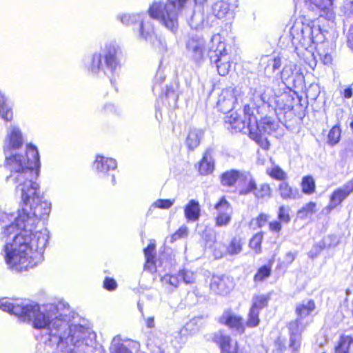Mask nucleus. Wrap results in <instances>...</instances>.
<instances>
[{"mask_svg": "<svg viewBox=\"0 0 353 353\" xmlns=\"http://www.w3.org/2000/svg\"><path fill=\"white\" fill-rule=\"evenodd\" d=\"M6 167L10 171L8 183L15 185L21 199L18 216L0 214V222L5 224L1 232L4 243L1 254L8 268L16 272L28 270L43 260L49 235L47 229L34 232L39 221L50 212L51 204L42 200L40 186L36 181L39 174L40 158L37 148L28 144L24 154L7 153Z\"/></svg>", "mask_w": 353, "mask_h": 353, "instance_id": "1", "label": "nucleus"}, {"mask_svg": "<svg viewBox=\"0 0 353 353\" xmlns=\"http://www.w3.org/2000/svg\"><path fill=\"white\" fill-rule=\"evenodd\" d=\"M0 309L34 329L44 330L43 343L52 353L85 352L92 345L94 334L89 327L72 321L74 312L64 301L39 305L3 298Z\"/></svg>", "mask_w": 353, "mask_h": 353, "instance_id": "2", "label": "nucleus"}, {"mask_svg": "<svg viewBox=\"0 0 353 353\" xmlns=\"http://www.w3.org/2000/svg\"><path fill=\"white\" fill-rule=\"evenodd\" d=\"M290 35L294 50L302 59L314 55L315 43L321 41V28L313 23H304L303 19H297L290 29Z\"/></svg>", "mask_w": 353, "mask_h": 353, "instance_id": "3", "label": "nucleus"}, {"mask_svg": "<svg viewBox=\"0 0 353 353\" xmlns=\"http://www.w3.org/2000/svg\"><path fill=\"white\" fill-rule=\"evenodd\" d=\"M188 0H154L148 9L150 19L157 20L161 25L172 32L179 27V17L185 8Z\"/></svg>", "mask_w": 353, "mask_h": 353, "instance_id": "4", "label": "nucleus"}, {"mask_svg": "<svg viewBox=\"0 0 353 353\" xmlns=\"http://www.w3.org/2000/svg\"><path fill=\"white\" fill-rule=\"evenodd\" d=\"M119 46L114 42L107 43L102 53L95 52L92 54L86 63L88 70L94 75L101 76L114 74L120 67L118 54Z\"/></svg>", "mask_w": 353, "mask_h": 353, "instance_id": "5", "label": "nucleus"}, {"mask_svg": "<svg viewBox=\"0 0 353 353\" xmlns=\"http://www.w3.org/2000/svg\"><path fill=\"white\" fill-rule=\"evenodd\" d=\"M255 108L254 105L247 104L243 108V119L240 118L236 112H231L225 118V123L235 132H241L243 134H248L249 137L254 140L261 148L268 150L270 147L269 141L259 138L257 135L256 118L254 115Z\"/></svg>", "mask_w": 353, "mask_h": 353, "instance_id": "6", "label": "nucleus"}, {"mask_svg": "<svg viewBox=\"0 0 353 353\" xmlns=\"http://www.w3.org/2000/svg\"><path fill=\"white\" fill-rule=\"evenodd\" d=\"M315 309V303L313 300L303 301L296 307L297 319L289 323L290 332L289 349L292 353H297L301 344V332L305 325L302 319L309 316Z\"/></svg>", "mask_w": 353, "mask_h": 353, "instance_id": "7", "label": "nucleus"}, {"mask_svg": "<svg viewBox=\"0 0 353 353\" xmlns=\"http://www.w3.org/2000/svg\"><path fill=\"white\" fill-rule=\"evenodd\" d=\"M208 57L211 63L216 64L217 71L221 76L228 74L230 67V56L228 52L225 44L221 41L219 34L214 35L211 39Z\"/></svg>", "mask_w": 353, "mask_h": 353, "instance_id": "8", "label": "nucleus"}, {"mask_svg": "<svg viewBox=\"0 0 353 353\" xmlns=\"http://www.w3.org/2000/svg\"><path fill=\"white\" fill-rule=\"evenodd\" d=\"M117 19L125 26H131L139 23V33L141 39L148 40L154 34V27L152 21L147 12L141 13H122L117 16Z\"/></svg>", "mask_w": 353, "mask_h": 353, "instance_id": "9", "label": "nucleus"}, {"mask_svg": "<svg viewBox=\"0 0 353 353\" xmlns=\"http://www.w3.org/2000/svg\"><path fill=\"white\" fill-rule=\"evenodd\" d=\"M24 143V137L21 128L17 125H10L6 129L3 149L5 154L12 150L20 149Z\"/></svg>", "mask_w": 353, "mask_h": 353, "instance_id": "10", "label": "nucleus"}, {"mask_svg": "<svg viewBox=\"0 0 353 353\" xmlns=\"http://www.w3.org/2000/svg\"><path fill=\"white\" fill-rule=\"evenodd\" d=\"M117 163L112 158L105 157L97 154L93 163V169L97 172L100 177L110 176V183L112 185L116 184V179L111 172L116 170Z\"/></svg>", "mask_w": 353, "mask_h": 353, "instance_id": "11", "label": "nucleus"}, {"mask_svg": "<svg viewBox=\"0 0 353 353\" xmlns=\"http://www.w3.org/2000/svg\"><path fill=\"white\" fill-rule=\"evenodd\" d=\"M241 90L237 87H228L223 90L220 94L217 106L223 112H230L235 106L239 98L241 97Z\"/></svg>", "mask_w": 353, "mask_h": 353, "instance_id": "12", "label": "nucleus"}, {"mask_svg": "<svg viewBox=\"0 0 353 353\" xmlns=\"http://www.w3.org/2000/svg\"><path fill=\"white\" fill-rule=\"evenodd\" d=\"M252 99L256 106L270 103L274 99L275 93L272 88L259 83L250 88Z\"/></svg>", "mask_w": 353, "mask_h": 353, "instance_id": "13", "label": "nucleus"}, {"mask_svg": "<svg viewBox=\"0 0 353 353\" xmlns=\"http://www.w3.org/2000/svg\"><path fill=\"white\" fill-rule=\"evenodd\" d=\"M236 4H232L225 1H217L211 6L210 13L216 19L228 21L234 18Z\"/></svg>", "mask_w": 353, "mask_h": 353, "instance_id": "14", "label": "nucleus"}, {"mask_svg": "<svg viewBox=\"0 0 353 353\" xmlns=\"http://www.w3.org/2000/svg\"><path fill=\"white\" fill-rule=\"evenodd\" d=\"M214 209L216 211V225L219 227L228 225L232 219L233 209L230 203L222 197L215 205Z\"/></svg>", "mask_w": 353, "mask_h": 353, "instance_id": "15", "label": "nucleus"}, {"mask_svg": "<svg viewBox=\"0 0 353 353\" xmlns=\"http://www.w3.org/2000/svg\"><path fill=\"white\" fill-rule=\"evenodd\" d=\"M332 0H313L306 1L307 8L312 11H317L319 17L327 20L334 19V13L332 9Z\"/></svg>", "mask_w": 353, "mask_h": 353, "instance_id": "16", "label": "nucleus"}, {"mask_svg": "<svg viewBox=\"0 0 353 353\" xmlns=\"http://www.w3.org/2000/svg\"><path fill=\"white\" fill-rule=\"evenodd\" d=\"M332 0H313L306 1L307 8L312 11H317L319 17L327 20L334 19V13L332 9Z\"/></svg>", "mask_w": 353, "mask_h": 353, "instance_id": "17", "label": "nucleus"}, {"mask_svg": "<svg viewBox=\"0 0 353 353\" xmlns=\"http://www.w3.org/2000/svg\"><path fill=\"white\" fill-rule=\"evenodd\" d=\"M352 192H353V179L342 187L335 190L330 196L329 210H332L339 205Z\"/></svg>", "mask_w": 353, "mask_h": 353, "instance_id": "18", "label": "nucleus"}, {"mask_svg": "<svg viewBox=\"0 0 353 353\" xmlns=\"http://www.w3.org/2000/svg\"><path fill=\"white\" fill-rule=\"evenodd\" d=\"M188 56L194 61H201L205 54V41L202 38L192 37L186 44Z\"/></svg>", "mask_w": 353, "mask_h": 353, "instance_id": "19", "label": "nucleus"}, {"mask_svg": "<svg viewBox=\"0 0 353 353\" xmlns=\"http://www.w3.org/2000/svg\"><path fill=\"white\" fill-rule=\"evenodd\" d=\"M220 322L230 328L235 330L240 334H243L245 332L243 318L230 310L223 312L220 318Z\"/></svg>", "mask_w": 353, "mask_h": 353, "instance_id": "20", "label": "nucleus"}, {"mask_svg": "<svg viewBox=\"0 0 353 353\" xmlns=\"http://www.w3.org/2000/svg\"><path fill=\"white\" fill-rule=\"evenodd\" d=\"M210 290L217 294L225 295L232 288L230 279L225 276H212L210 284Z\"/></svg>", "mask_w": 353, "mask_h": 353, "instance_id": "21", "label": "nucleus"}, {"mask_svg": "<svg viewBox=\"0 0 353 353\" xmlns=\"http://www.w3.org/2000/svg\"><path fill=\"white\" fill-rule=\"evenodd\" d=\"M214 341L219 345L221 353H238V343L229 335L217 334L214 336Z\"/></svg>", "mask_w": 353, "mask_h": 353, "instance_id": "22", "label": "nucleus"}, {"mask_svg": "<svg viewBox=\"0 0 353 353\" xmlns=\"http://www.w3.org/2000/svg\"><path fill=\"white\" fill-rule=\"evenodd\" d=\"M188 23L192 29H203L208 24L203 8L196 7L191 16L188 19Z\"/></svg>", "mask_w": 353, "mask_h": 353, "instance_id": "23", "label": "nucleus"}, {"mask_svg": "<svg viewBox=\"0 0 353 353\" xmlns=\"http://www.w3.org/2000/svg\"><path fill=\"white\" fill-rule=\"evenodd\" d=\"M0 119L3 121L11 122L14 119L12 105L10 104L8 97L0 90Z\"/></svg>", "mask_w": 353, "mask_h": 353, "instance_id": "24", "label": "nucleus"}, {"mask_svg": "<svg viewBox=\"0 0 353 353\" xmlns=\"http://www.w3.org/2000/svg\"><path fill=\"white\" fill-rule=\"evenodd\" d=\"M214 169V161L212 155V150L208 149L203 154L199 165V171L202 175L211 174Z\"/></svg>", "mask_w": 353, "mask_h": 353, "instance_id": "25", "label": "nucleus"}, {"mask_svg": "<svg viewBox=\"0 0 353 353\" xmlns=\"http://www.w3.org/2000/svg\"><path fill=\"white\" fill-rule=\"evenodd\" d=\"M257 135L259 139H265L268 141L265 134H270L276 130L275 123L270 118H264L261 120L260 123L256 121Z\"/></svg>", "mask_w": 353, "mask_h": 353, "instance_id": "26", "label": "nucleus"}, {"mask_svg": "<svg viewBox=\"0 0 353 353\" xmlns=\"http://www.w3.org/2000/svg\"><path fill=\"white\" fill-rule=\"evenodd\" d=\"M200 205L195 200H190L185 206L184 214L188 221L195 222L200 217Z\"/></svg>", "mask_w": 353, "mask_h": 353, "instance_id": "27", "label": "nucleus"}, {"mask_svg": "<svg viewBox=\"0 0 353 353\" xmlns=\"http://www.w3.org/2000/svg\"><path fill=\"white\" fill-rule=\"evenodd\" d=\"M155 243L151 242L146 248L144 249V255L145 258V269L150 272L156 271L155 265Z\"/></svg>", "mask_w": 353, "mask_h": 353, "instance_id": "28", "label": "nucleus"}, {"mask_svg": "<svg viewBox=\"0 0 353 353\" xmlns=\"http://www.w3.org/2000/svg\"><path fill=\"white\" fill-rule=\"evenodd\" d=\"M243 172L236 170L226 171L221 176V183L223 186L232 187L239 179L243 177Z\"/></svg>", "mask_w": 353, "mask_h": 353, "instance_id": "29", "label": "nucleus"}, {"mask_svg": "<svg viewBox=\"0 0 353 353\" xmlns=\"http://www.w3.org/2000/svg\"><path fill=\"white\" fill-rule=\"evenodd\" d=\"M243 177L245 179V185L240 188L239 194L248 195L250 193L254 194L256 186L255 180L249 173H244Z\"/></svg>", "mask_w": 353, "mask_h": 353, "instance_id": "30", "label": "nucleus"}, {"mask_svg": "<svg viewBox=\"0 0 353 353\" xmlns=\"http://www.w3.org/2000/svg\"><path fill=\"white\" fill-rule=\"evenodd\" d=\"M162 285L169 291L175 290L181 283L179 273L176 274H165L161 279Z\"/></svg>", "mask_w": 353, "mask_h": 353, "instance_id": "31", "label": "nucleus"}, {"mask_svg": "<svg viewBox=\"0 0 353 353\" xmlns=\"http://www.w3.org/2000/svg\"><path fill=\"white\" fill-rule=\"evenodd\" d=\"M254 196L258 200L266 201L272 196V189L269 184L264 183L256 186Z\"/></svg>", "mask_w": 353, "mask_h": 353, "instance_id": "32", "label": "nucleus"}, {"mask_svg": "<svg viewBox=\"0 0 353 353\" xmlns=\"http://www.w3.org/2000/svg\"><path fill=\"white\" fill-rule=\"evenodd\" d=\"M110 353H132L123 343L119 336H114L110 343Z\"/></svg>", "mask_w": 353, "mask_h": 353, "instance_id": "33", "label": "nucleus"}, {"mask_svg": "<svg viewBox=\"0 0 353 353\" xmlns=\"http://www.w3.org/2000/svg\"><path fill=\"white\" fill-rule=\"evenodd\" d=\"M279 192L284 200H293L296 199L297 192L294 190L286 182H282L279 185Z\"/></svg>", "mask_w": 353, "mask_h": 353, "instance_id": "34", "label": "nucleus"}, {"mask_svg": "<svg viewBox=\"0 0 353 353\" xmlns=\"http://www.w3.org/2000/svg\"><path fill=\"white\" fill-rule=\"evenodd\" d=\"M202 135L203 132L201 130L196 129L190 130L186 139L188 147L191 150L196 148L200 143Z\"/></svg>", "mask_w": 353, "mask_h": 353, "instance_id": "35", "label": "nucleus"}, {"mask_svg": "<svg viewBox=\"0 0 353 353\" xmlns=\"http://www.w3.org/2000/svg\"><path fill=\"white\" fill-rule=\"evenodd\" d=\"M164 96L165 99L168 101V106L171 108H175L178 101V94L172 85L165 86Z\"/></svg>", "mask_w": 353, "mask_h": 353, "instance_id": "36", "label": "nucleus"}, {"mask_svg": "<svg viewBox=\"0 0 353 353\" xmlns=\"http://www.w3.org/2000/svg\"><path fill=\"white\" fill-rule=\"evenodd\" d=\"M316 203L309 202L297 212V216L301 219H305L312 216L316 212Z\"/></svg>", "mask_w": 353, "mask_h": 353, "instance_id": "37", "label": "nucleus"}, {"mask_svg": "<svg viewBox=\"0 0 353 353\" xmlns=\"http://www.w3.org/2000/svg\"><path fill=\"white\" fill-rule=\"evenodd\" d=\"M353 343V338L350 336H342L339 345L336 347V353H349L351 344Z\"/></svg>", "mask_w": 353, "mask_h": 353, "instance_id": "38", "label": "nucleus"}, {"mask_svg": "<svg viewBox=\"0 0 353 353\" xmlns=\"http://www.w3.org/2000/svg\"><path fill=\"white\" fill-rule=\"evenodd\" d=\"M301 188L303 193L312 194L315 192V182L311 176H304L301 182Z\"/></svg>", "mask_w": 353, "mask_h": 353, "instance_id": "39", "label": "nucleus"}, {"mask_svg": "<svg viewBox=\"0 0 353 353\" xmlns=\"http://www.w3.org/2000/svg\"><path fill=\"white\" fill-rule=\"evenodd\" d=\"M252 305L251 308L260 312L261 310L268 305V297L264 294L256 295L252 298Z\"/></svg>", "mask_w": 353, "mask_h": 353, "instance_id": "40", "label": "nucleus"}, {"mask_svg": "<svg viewBox=\"0 0 353 353\" xmlns=\"http://www.w3.org/2000/svg\"><path fill=\"white\" fill-rule=\"evenodd\" d=\"M243 243L240 238L234 237L232 239L227 248V252L230 255L239 254L242 250Z\"/></svg>", "mask_w": 353, "mask_h": 353, "instance_id": "41", "label": "nucleus"}, {"mask_svg": "<svg viewBox=\"0 0 353 353\" xmlns=\"http://www.w3.org/2000/svg\"><path fill=\"white\" fill-rule=\"evenodd\" d=\"M267 174L278 181H285L288 178L287 174L278 165L267 169Z\"/></svg>", "mask_w": 353, "mask_h": 353, "instance_id": "42", "label": "nucleus"}, {"mask_svg": "<svg viewBox=\"0 0 353 353\" xmlns=\"http://www.w3.org/2000/svg\"><path fill=\"white\" fill-rule=\"evenodd\" d=\"M296 70V65L294 63H290L289 64H286L281 72V79L282 82L285 84L286 82L292 77Z\"/></svg>", "mask_w": 353, "mask_h": 353, "instance_id": "43", "label": "nucleus"}, {"mask_svg": "<svg viewBox=\"0 0 353 353\" xmlns=\"http://www.w3.org/2000/svg\"><path fill=\"white\" fill-rule=\"evenodd\" d=\"M262 61L263 63L267 62L268 63L267 68H265V72H268L267 70L270 68H271L272 72H274L281 66V61L279 57L272 58L266 56L262 59Z\"/></svg>", "mask_w": 353, "mask_h": 353, "instance_id": "44", "label": "nucleus"}, {"mask_svg": "<svg viewBox=\"0 0 353 353\" xmlns=\"http://www.w3.org/2000/svg\"><path fill=\"white\" fill-rule=\"evenodd\" d=\"M263 237V233L260 232L254 234L250 241V248L254 250L256 254H259L261 252V242Z\"/></svg>", "mask_w": 353, "mask_h": 353, "instance_id": "45", "label": "nucleus"}, {"mask_svg": "<svg viewBox=\"0 0 353 353\" xmlns=\"http://www.w3.org/2000/svg\"><path fill=\"white\" fill-rule=\"evenodd\" d=\"M341 129L335 125L330 130L327 135V143L330 145H334L339 143L341 137Z\"/></svg>", "mask_w": 353, "mask_h": 353, "instance_id": "46", "label": "nucleus"}, {"mask_svg": "<svg viewBox=\"0 0 353 353\" xmlns=\"http://www.w3.org/2000/svg\"><path fill=\"white\" fill-rule=\"evenodd\" d=\"M259 312L254 310V309L250 308L248 313V320L246 321V326L248 327H255L260 322L259 320Z\"/></svg>", "mask_w": 353, "mask_h": 353, "instance_id": "47", "label": "nucleus"}, {"mask_svg": "<svg viewBox=\"0 0 353 353\" xmlns=\"http://www.w3.org/2000/svg\"><path fill=\"white\" fill-rule=\"evenodd\" d=\"M181 282L183 281L185 284H191L195 281L194 273L188 270H183L179 272Z\"/></svg>", "mask_w": 353, "mask_h": 353, "instance_id": "48", "label": "nucleus"}, {"mask_svg": "<svg viewBox=\"0 0 353 353\" xmlns=\"http://www.w3.org/2000/svg\"><path fill=\"white\" fill-rule=\"evenodd\" d=\"M164 335L161 332L154 331L151 332L148 336V341L160 347L164 342Z\"/></svg>", "mask_w": 353, "mask_h": 353, "instance_id": "49", "label": "nucleus"}, {"mask_svg": "<svg viewBox=\"0 0 353 353\" xmlns=\"http://www.w3.org/2000/svg\"><path fill=\"white\" fill-rule=\"evenodd\" d=\"M271 273V269L267 265H263L260 268L256 274L254 276V281L255 282H261L263 281L265 279L270 276Z\"/></svg>", "mask_w": 353, "mask_h": 353, "instance_id": "50", "label": "nucleus"}, {"mask_svg": "<svg viewBox=\"0 0 353 353\" xmlns=\"http://www.w3.org/2000/svg\"><path fill=\"white\" fill-rule=\"evenodd\" d=\"M290 208L284 205H281L279 208L278 219L279 221L283 223H288L290 220V216L289 214Z\"/></svg>", "mask_w": 353, "mask_h": 353, "instance_id": "51", "label": "nucleus"}, {"mask_svg": "<svg viewBox=\"0 0 353 353\" xmlns=\"http://www.w3.org/2000/svg\"><path fill=\"white\" fill-rule=\"evenodd\" d=\"M165 80V76L161 72H157L154 80L152 90L154 93L163 90L162 83Z\"/></svg>", "mask_w": 353, "mask_h": 353, "instance_id": "52", "label": "nucleus"}, {"mask_svg": "<svg viewBox=\"0 0 353 353\" xmlns=\"http://www.w3.org/2000/svg\"><path fill=\"white\" fill-rule=\"evenodd\" d=\"M174 203V199H157L152 207L159 209H169Z\"/></svg>", "mask_w": 353, "mask_h": 353, "instance_id": "53", "label": "nucleus"}, {"mask_svg": "<svg viewBox=\"0 0 353 353\" xmlns=\"http://www.w3.org/2000/svg\"><path fill=\"white\" fill-rule=\"evenodd\" d=\"M325 247L322 243L314 244L308 253L309 257L312 259L316 257Z\"/></svg>", "mask_w": 353, "mask_h": 353, "instance_id": "54", "label": "nucleus"}, {"mask_svg": "<svg viewBox=\"0 0 353 353\" xmlns=\"http://www.w3.org/2000/svg\"><path fill=\"white\" fill-rule=\"evenodd\" d=\"M339 243V239L336 236H328L325 238L322 242L324 246L327 245L328 247H334Z\"/></svg>", "mask_w": 353, "mask_h": 353, "instance_id": "55", "label": "nucleus"}, {"mask_svg": "<svg viewBox=\"0 0 353 353\" xmlns=\"http://www.w3.org/2000/svg\"><path fill=\"white\" fill-rule=\"evenodd\" d=\"M103 287L109 291H112L116 290L117 284L113 279L105 278L103 281Z\"/></svg>", "mask_w": 353, "mask_h": 353, "instance_id": "56", "label": "nucleus"}, {"mask_svg": "<svg viewBox=\"0 0 353 353\" xmlns=\"http://www.w3.org/2000/svg\"><path fill=\"white\" fill-rule=\"evenodd\" d=\"M268 219L269 216L268 214L261 213L256 219V224L259 228H262L266 224V223L268 221Z\"/></svg>", "mask_w": 353, "mask_h": 353, "instance_id": "57", "label": "nucleus"}, {"mask_svg": "<svg viewBox=\"0 0 353 353\" xmlns=\"http://www.w3.org/2000/svg\"><path fill=\"white\" fill-rule=\"evenodd\" d=\"M343 10L346 15H353V0H346L343 5Z\"/></svg>", "mask_w": 353, "mask_h": 353, "instance_id": "58", "label": "nucleus"}, {"mask_svg": "<svg viewBox=\"0 0 353 353\" xmlns=\"http://www.w3.org/2000/svg\"><path fill=\"white\" fill-rule=\"evenodd\" d=\"M281 222L274 221L269 223V230L272 232L279 233L281 230Z\"/></svg>", "mask_w": 353, "mask_h": 353, "instance_id": "59", "label": "nucleus"}, {"mask_svg": "<svg viewBox=\"0 0 353 353\" xmlns=\"http://www.w3.org/2000/svg\"><path fill=\"white\" fill-rule=\"evenodd\" d=\"M188 232V228L186 226L181 227L173 235L174 239H179L187 236Z\"/></svg>", "mask_w": 353, "mask_h": 353, "instance_id": "60", "label": "nucleus"}, {"mask_svg": "<svg viewBox=\"0 0 353 353\" xmlns=\"http://www.w3.org/2000/svg\"><path fill=\"white\" fill-rule=\"evenodd\" d=\"M320 59L323 64L325 65H329L332 63V57L329 53L325 54H319Z\"/></svg>", "mask_w": 353, "mask_h": 353, "instance_id": "61", "label": "nucleus"}, {"mask_svg": "<svg viewBox=\"0 0 353 353\" xmlns=\"http://www.w3.org/2000/svg\"><path fill=\"white\" fill-rule=\"evenodd\" d=\"M347 46L353 51V24L349 29L347 35Z\"/></svg>", "mask_w": 353, "mask_h": 353, "instance_id": "62", "label": "nucleus"}, {"mask_svg": "<svg viewBox=\"0 0 353 353\" xmlns=\"http://www.w3.org/2000/svg\"><path fill=\"white\" fill-rule=\"evenodd\" d=\"M295 258H296L295 253H293L292 252H288V253H286V254L285 256V259H284L285 263H286L287 264H291L294 261Z\"/></svg>", "mask_w": 353, "mask_h": 353, "instance_id": "63", "label": "nucleus"}, {"mask_svg": "<svg viewBox=\"0 0 353 353\" xmlns=\"http://www.w3.org/2000/svg\"><path fill=\"white\" fill-rule=\"evenodd\" d=\"M145 323L148 328H154L155 327L154 318L153 316L145 318Z\"/></svg>", "mask_w": 353, "mask_h": 353, "instance_id": "64", "label": "nucleus"}]
</instances>
